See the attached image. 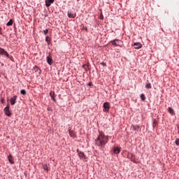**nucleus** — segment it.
<instances>
[{
    "mask_svg": "<svg viewBox=\"0 0 179 179\" xmlns=\"http://www.w3.org/2000/svg\"><path fill=\"white\" fill-rule=\"evenodd\" d=\"M108 143V136H106L103 131H99L98 137L95 139V145L99 148H104Z\"/></svg>",
    "mask_w": 179,
    "mask_h": 179,
    "instance_id": "nucleus-1",
    "label": "nucleus"
},
{
    "mask_svg": "<svg viewBox=\"0 0 179 179\" xmlns=\"http://www.w3.org/2000/svg\"><path fill=\"white\" fill-rule=\"evenodd\" d=\"M0 55H5V57H7V58H9V53L6 52L3 48H0Z\"/></svg>",
    "mask_w": 179,
    "mask_h": 179,
    "instance_id": "nucleus-2",
    "label": "nucleus"
},
{
    "mask_svg": "<svg viewBox=\"0 0 179 179\" xmlns=\"http://www.w3.org/2000/svg\"><path fill=\"white\" fill-rule=\"evenodd\" d=\"M17 99V96H16V95H15L14 96L10 98V101L11 106H15V104H16Z\"/></svg>",
    "mask_w": 179,
    "mask_h": 179,
    "instance_id": "nucleus-3",
    "label": "nucleus"
},
{
    "mask_svg": "<svg viewBox=\"0 0 179 179\" xmlns=\"http://www.w3.org/2000/svg\"><path fill=\"white\" fill-rule=\"evenodd\" d=\"M4 113L6 114V115H8V117H10V111L9 110V106H7L4 108Z\"/></svg>",
    "mask_w": 179,
    "mask_h": 179,
    "instance_id": "nucleus-4",
    "label": "nucleus"
},
{
    "mask_svg": "<svg viewBox=\"0 0 179 179\" xmlns=\"http://www.w3.org/2000/svg\"><path fill=\"white\" fill-rule=\"evenodd\" d=\"M55 0H45V6L47 8H50L51 6V3H54Z\"/></svg>",
    "mask_w": 179,
    "mask_h": 179,
    "instance_id": "nucleus-5",
    "label": "nucleus"
},
{
    "mask_svg": "<svg viewBox=\"0 0 179 179\" xmlns=\"http://www.w3.org/2000/svg\"><path fill=\"white\" fill-rule=\"evenodd\" d=\"M103 108H104L105 111H108V110H110V103L108 102L104 103Z\"/></svg>",
    "mask_w": 179,
    "mask_h": 179,
    "instance_id": "nucleus-6",
    "label": "nucleus"
},
{
    "mask_svg": "<svg viewBox=\"0 0 179 179\" xmlns=\"http://www.w3.org/2000/svg\"><path fill=\"white\" fill-rule=\"evenodd\" d=\"M134 47L136 50H139V48H142V44L141 43H134Z\"/></svg>",
    "mask_w": 179,
    "mask_h": 179,
    "instance_id": "nucleus-7",
    "label": "nucleus"
},
{
    "mask_svg": "<svg viewBox=\"0 0 179 179\" xmlns=\"http://www.w3.org/2000/svg\"><path fill=\"white\" fill-rule=\"evenodd\" d=\"M131 129H132V131H136V132H138L139 131V126L133 124L131 126Z\"/></svg>",
    "mask_w": 179,
    "mask_h": 179,
    "instance_id": "nucleus-8",
    "label": "nucleus"
},
{
    "mask_svg": "<svg viewBox=\"0 0 179 179\" xmlns=\"http://www.w3.org/2000/svg\"><path fill=\"white\" fill-rule=\"evenodd\" d=\"M121 152V148L120 147H115L113 150V153L115 155H118Z\"/></svg>",
    "mask_w": 179,
    "mask_h": 179,
    "instance_id": "nucleus-9",
    "label": "nucleus"
},
{
    "mask_svg": "<svg viewBox=\"0 0 179 179\" xmlns=\"http://www.w3.org/2000/svg\"><path fill=\"white\" fill-rule=\"evenodd\" d=\"M50 96L51 99L53 100V101H55V92H54V91H51L50 92Z\"/></svg>",
    "mask_w": 179,
    "mask_h": 179,
    "instance_id": "nucleus-10",
    "label": "nucleus"
},
{
    "mask_svg": "<svg viewBox=\"0 0 179 179\" xmlns=\"http://www.w3.org/2000/svg\"><path fill=\"white\" fill-rule=\"evenodd\" d=\"M46 59H47V62H48V64H49V65H51L52 64V58H51V57L48 56Z\"/></svg>",
    "mask_w": 179,
    "mask_h": 179,
    "instance_id": "nucleus-11",
    "label": "nucleus"
},
{
    "mask_svg": "<svg viewBox=\"0 0 179 179\" xmlns=\"http://www.w3.org/2000/svg\"><path fill=\"white\" fill-rule=\"evenodd\" d=\"M8 161L11 164H13L15 163V162L13 161V157H12V155H9L8 157Z\"/></svg>",
    "mask_w": 179,
    "mask_h": 179,
    "instance_id": "nucleus-12",
    "label": "nucleus"
},
{
    "mask_svg": "<svg viewBox=\"0 0 179 179\" xmlns=\"http://www.w3.org/2000/svg\"><path fill=\"white\" fill-rule=\"evenodd\" d=\"M116 41H120V40L115 39L113 41H111L110 43H111L112 45H115L116 47H118V44H117Z\"/></svg>",
    "mask_w": 179,
    "mask_h": 179,
    "instance_id": "nucleus-13",
    "label": "nucleus"
},
{
    "mask_svg": "<svg viewBox=\"0 0 179 179\" xmlns=\"http://www.w3.org/2000/svg\"><path fill=\"white\" fill-rule=\"evenodd\" d=\"M168 112L171 115H174V110L171 107L168 108Z\"/></svg>",
    "mask_w": 179,
    "mask_h": 179,
    "instance_id": "nucleus-14",
    "label": "nucleus"
},
{
    "mask_svg": "<svg viewBox=\"0 0 179 179\" xmlns=\"http://www.w3.org/2000/svg\"><path fill=\"white\" fill-rule=\"evenodd\" d=\"M78 156L79 157H80V159H85L86 157V156L85 155V153L82 152L78 153Z\"/></svg>",
    "mask_w": 179,
    "mask_h": 179,
    "instance_id": "nucleus-15",
    "label": "nucleus"
},
{
    "mask_svg": "<svg viewBox=\"0 0 179 179\" xmlns=\"http://www.w3.org/2000/svg\"><path fill=\"white\" fill-rule=\"evenodd\" d=\"M69 136H71V138H75L76 135H75V132H73V131H69Z\"/></svg>",
    "mask_w": 179,
    "mask_h": 179,
    "instance_id": "nucleus-16",
    "label": "nucleus"
},
{
    "mask_svg": "<svg viewBox=\"0 0 179 179\" xmlns=\"http://www.w3.org/2000/svg\"><path fill=\"white\" fill-rule=\"evenodd\" d=\"M140 99H141L143 101H145V100H146V96H145V94H141L140 96Z\"/></svg>",
    "mask_w": 179,
    "mask_h": 179,
    "instance_id": "nucleus-17",
    "label": "nucleus"
},
{
    "mask_svg": "<svg viewBox=\"0 0 179 179\" xmlns=\"http://www.w3.org/2000/svg\"><path fill=\"white\" fill-rule=\"evenodd\" d=\"M13 24V20H10L9 22H7L6 26H12Z\"/></svg>",
    "mask_w": 179,
    "mask_h": 179,
    "instance_id": "nucleus-18",
    "label": "nucleus"
},
{
    "mask_svg": "<svg viewBox=\"0 0 179 179\" xmlns=\"http://www.w3.org/2000/svg\"><path fill=\"white\" fill-rule=\"evenodd\" d=\"M76 16V14H72V13H69L68 17H71V19H73Z\"/></svg>",
    "mask_w": 179,
    "mask_h": 179,
    "instance_id": "nucleus-19",
    "label": "nucleus"
},
{
    "mask_svg": "<svg viewBox=\"0 0 179 179\" xmlns=\"http://www.w3.org/2000/svg\"><path fill=\"white\" fill-rule=\"evenodd\" d=\"M157 125V122L156 121V119H153L152 122V127L155 128Z\"/></svg>",
    "mask_w": 179,
    "mask_h": 179,
    "instance_id": "nucleus-20",
    "label": "nucleus"
},
{
    "mask_svg": "<svg viewBox=\"0 0 179 179\" xmlns=\"http://www.w3.org/2000/svg\"><path fill=\"white\" fill-rule=\"evenodd\" d=\"M45 41L48 43V45H50V43H51V41H50L49 36H46Z\"/></svg>",
    "mask_w": 179,
    "mask_h": 179,
    "instance_id": "nucleus-21",
    "label": "nucleus"
},
{
    "mask_svg": "<svg viewBox=\"0 0 179 179\" xmlns=\"http://www.w3.org/2000/svg\"><path fill=\"white\" fill-rule=\"evenodd\" d=\"M145 87L147 89H152V85H150V83H148L145 85Z\"/></svg>",
    "mask_w": 179,
    "mask_h": 179,
    "instance_id": "nucleus-22",
    "label": "nucleus"
},
{
    "mask_svg": "<svg viewBox=\"0 0 179 179\" xmlns=\"http://www.w3.org/2000/svg\"><path fill=\"white\" fill-rule=\"evenodd\" d=\"M21 94H23V96H26V90H22Z\"/></svg>",
    "mask_w": 179,
    "mask_h": 179,
    "instance_id": "nucleus-23",
    "label": "nucleus"
},
{
    "mask_svg": "<svg viewBox=\"0 0 179 179\" xmlns=\"http://www.w3.org/2000/svg\"><path fill=\"white\" fill-rule=\"evenodd\" d=\"M175 143L177 146H179V138L176 139Z\"/></svg>",
    "mask_w": 179,
    "mask_h": 179,
    "instance_id": "nucleus-24",
    "label": "nucleus"
},
{
    "mask_svg": "<svg viewBox=\"0 0 179 179\" xmlns=\"http://www.w3.org/2000/svg\"><path fill=\"white\" fill-rule=\"evenodd\" d=\"M101 65H102V66H107V64L104 62H101Z\"/></svg>",
    "mask_w": 179,
    "mask_h": 179,
    "instance_id": "nucleus-25",
    "label": "nucleus"
},
{
    "mask_svg": "<svg viewBox=\"0 0 179 179\" xmlns=\"http://www.w3.org/2000/svg\"><path fill=\"white\" fill-rule=\"evenodd\" d=\"M43 33H44V34H48V29H45L43 31Z\"/></svg>",
    "mask_w": 179,
    "mask_h": 179,
    "instance_id": "nucleus-26",
    "label": "nucleus"
},
{
    "mask_svg": "<svg viewBox=\"0 0 179 179\" xmlns=\"http://www.w3.org/2000/svg\"><path fill=\"white\" fill-rule=\"evenodd\" d=\"M1 30H2V29L0 27V34H2V32H1Z\"/></svg>",
    "mask_w": 179,
    "mask_h": 179,
    "instance_id": "nucleus-27",
    "label": "nucleus"
},
{
    "mask_svg": "<svg viewBox=\"0 0 179 179\" xmlns=\"http://www.w3.org/2000/svg\"><path fill=\"white\" fill-rule=\"evenodd\" d=\"M89 86H92V83H89Z\"/></svg>",
    "mask_w": 179,
    "mask_h": 179,
    "instance_id": "nucleus-28",
    "label": "nucleus"
},
{
    "mask_svg": "<svg viewBox=\"0 0 179 179\" xmlns=\"http://www.w3.org/2000/svg\"><path fill=\"white\" fill-rule=\"evenodd\" d=\"M45 170H48V168H47V166H46V168H45Z\"/></svg>",
    "mask_w": 179,
    "mask_h": 179,
    "instance_id": "nucleus-29",
    "label": "nucleus"
},
{
    "mask_svg": "<svg viewBox=\"0 0 179 179\" xmlns=\"http://www.w3.org/2000/svg\"><path fill=\"white\" fill-rule=\"evenodd\" d=\"M35 68H36L37 70H38V67L36 66Z\"/></svg>",
    "mask_w": 179,
    "mask_h": 179,
    "instance_id": "nucleus-30",
    "label": "nucleus"
},
{
    "mask_svg": "<svg viewBox=\"0 0 179 179\" xmlns=\"http://www.w3.org/2000/svg\"><path fill=\"white\" fill-rule=\"evenodd\" d=\"M101 19H103L102 17H101Z\"/></svg>",
    "mask_w": 179,
    "mask_h": 179,
    "instance_id": "nucleus-31",
    "label": "nucleus"
},
{
    "mask_svg": "<svg viewBox=\"0 0 179 179\" xmlns=\"http://www.w3.org/2000/svg\"><path fill=\"white\" fill-rule=\"evenodd\" d=\"M101 19H103L102 17H101Z\"/></svg>",
    "mask_w": 179,
    "mask_h": 179,
    "instance_id": "nucleus-32",
    "label": "nucleus"
},
{
    "mask_svg": "<svg viewBox=\"0 0 179 179\" xmlns=\"http://www.w3.org/2000/svg\"><path fill=\"white\" fill-rule=\"evenodd\" d=\"M1 1H3V0H1Z\"/></svg>",
    "mask_w": 179,
    "mask_h": 179,
    "instance_id": "nucleus-33",
    "label": "nucleus"
}]
</instances>
